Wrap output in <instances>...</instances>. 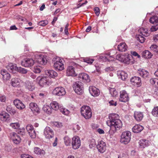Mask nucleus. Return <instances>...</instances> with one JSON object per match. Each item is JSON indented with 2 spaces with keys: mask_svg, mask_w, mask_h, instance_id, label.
I'll list each match as a JSON object with an SVG mask.
<instances>
[{
  "mask_svg": "<svg viewBox=\"0 0 158 158\" xmlns=\"http://www.w3.org/2000/svg\"><path fill=\"white\" fill-rule=\"evenodd\" d=\"M59 110L62 114L65 115H68L70 113L69 110L65 108L62 107L61 106H60Z\"/></svg>",
  "mask_w": 158,
  "mask_h": 158,
  "instance_id": "4c0bfd02",
  "label": "nucleus"
},
{
  "mask_svg": "<svg viewBox=\"0 0 158 158\" xmlns=\"http://www.w3.org/2000/svg\"><path fill=\"white\" fill-rule=\"evenodd\" d=\"M157 80L158 79L156 78H152L150 80V82L152 84L154 85L155 84L156 82H157Z\"/></svg>",
  "mask_w": 158,
  "mask_h": 158,
  "instance_id": "680f3d73",
  "label": "nucleus"
},
{
  "mask_svg": "<svg viewBox=\"0 0 158 158\" xmlns=\"http://www.w3.org/2000/svg\"><path fill=\"white\" fill-rule=\"evenodd\" d=\"M49 78L47 77H41L39 76L37 79V81H39V84L42 87L48 85L49 84Z\"/></svg>",
  "mask_w": 158,
  "mask_h": 158,
  "instance_id": "9b49d317",
  "label": "nucleus"
},
{
  "mask_svg": "<svg viewBox=\"0 0 158 158\" xmlns=\"http://www.w3.org/2000/svg\"><path fill=\"white\" fill-rule=\"evenodd\" d=\"M30 108L33 113L39 112V108L37 104L33 102L31 103L29 105Z\"/></svg>",
  "mask_w": 158,
  "mask_h": 158,
  "instance_id": "393cba45",
  "label": "nucleus"
},
{
  "mask_svg": "<svg viewBox=\"0 0 158 158\" xmlns=\"http://www.w3.org/2000/svg\"><path fill=\"white\" fill-rule=\"evenodd\" d=\"M150 22L152 23H158V18L156 16H154L151 17L149 19Z\"/></svg>",
  "mask_w": 158,
  "mask_h": 158,
  "instance_id": "58836bf2",
  "label": "nucleus"
},
{
  "mask_svg": "<svg viewBox=\"0 0 158 158\" xmlns=\"http://www.w3.org/2000/svg\"><path fill=\"white\" fill-rule=\"evenodd\" d=\"M109 103L110 106H116L117 104L116 102H115L113 100H111L109 102Z\"/></svg>",
  "mask_w": 158,
  "mask_h": 158,
  "instance_id": "69168bd1",
  "label": "nucleus"
},
{
  "mask_svg": "<svg viewBox=\"0 0 158 158\" xmlns=\"http://www.w3.org/2000/svg\"><path fill=\"white\" fill-rule=\"evenodd\" d=\"M14 103L16 107L19 109L22 110L25 107V105L20 100L16 99L14 101Z\"/></svg>",
  "mask_w": 158,
  "mask_h": 158,
  "instance_id": "b1692460",
  "label": "nucleus"
},
{
  "mask_svg": "<svg viewBox=\"0 0 158 158\" xmlns=\"http://www.w3.org/2000/svg\"><path fill=\"white\" fill-rule=\"evenodd\" d=\"M9 115L5 111H2L0 114V119L2 121L6 122L9 120Z\"/></svg>",
  "mask_w": 158,
  "mask_h": 158,
  "instance_id": "a878e982",
  "label": "nucleus"
},
{
  "mask_svg": "<svg viewBox=\"0 0 158 158\" xmlns=\"http://www.w3.org/2000/svg\"><path fill=\"white\" fill-rule=\"evenodd\" d=\"M134 117L136 121L139 122L143 119V115L142 112L135 111L134 113Z\"/></svg>",
  "mask_w": 158,
  "mask_h": 158,
  "instance_id": "5701e85b",
  "label": "nucleus"
},
{
  "mask_svg": "<svg viewBox=\"0 0 158 158\" xmlns=\"http://www.w3.org/2000/svg\"><path fill=\"white\" fill-rule=\"evenodd\" d=\"M127 46L124 42L121 43L117 47L118 50L121 52H125L127 50Z\"/></svg>",
  "mask_w": 158,
  "mask_h": 158,
  "instance_id": "bb28decb",
  "label": "nucleus"
},
{
  "mask_svg": "<svg viewBox=\"0 0 158 158\" xmlns=\"http://www.w3.org/2000/svg\"><path fill=\"white\" fill-rule=\"evenodd\" d=\"M152 114L154 116H158V106L154 108L152 111Z\"/></svg>",
  "mask_w": 158,
  "mask_h": 158,
  "instance_id": "37998d69",
  "label": "nucleus"
},
{
  "mask_svg": "<svg viewBox=\"0 0 158 158\" xmlns=\"http://www.w3.org/2000/svg\"><path fill=\"white\" fill-rule=\"evenodd\" d=\"M29 135L32 138H35L36 137V134L34 130H33L28 132Z\"/></svg>",
  "mask_w": 158,
  "mask_h": 158,
  "instance_id": "3c124183",
  "label": "nucleus"
},
{
  "mask_svg": "<svg viewBox=\"0 0 158 158\" xmlns=\"http://www.w3.org/2000/svg\"><path fill=\"white\" fill-rule=\"evenodd\" d=\"M52 93L55 95L62 96L65 94L66 92L64 88L62 87H58L54 89Z\"/></svg>",
  "mask_w": 158,
  "mask_h": 158,
  "instance_id": "423d86ee",
  "label": "nucleus"
},
{
  "mask_svg": "<svg viewBox=\"0 0 158 158\" xmlns=\"http://www.w3.org/2000/svg\"><path fill=\"white\" fill-rule=\"evenodd\" d=\"M117 75L118 77L123 81L125 80L127 77V73L123 71H117Z\"/></svg>",
  "mask_w": 158,
  "mask_h": 158,
  "instance_id": "cd10ccee",
  "label": "nucleus"
},
{
  "mask_svg": "<svg viewBox=\"0 0 158 158\" xmlns=\"http://www.w3.org/2000/svg\"><path fill=\"white\" fill-rule=\"evenodd\" d=\"M137 73L139 76L145 79L148 78L149 76V73L148 71L143 69H139Z\"/></svg>",
  "mask_w": 158,
  "mask_h": 158,
  "instance_id": "4be33fe9",
  "label": "nucleus"
},
{
  "mask_svg": "<svg viewBox=\"0 0 158 158\" xmlns=\"http://www.w3.org/2000/svg\"><path fill=\"white\" fill-rule=\"evenodd\" d=\"M26 129L28 132L31 131L33 130H34L33 126L31 124L28 125L26 127Z\"/></svg>",
  "mask_w": 158,
  "mask_h": 158,
  "instance_id": "864d4df0",
  "label": "nucleus"
},
{
  "mask_svg": "<svg viewBox=\"0 0 158 158\" xmlns=\"http://www.w3.org/2000/svg\"><path fill=\"white\" fill-rule=\"evenodd\" d=\"M33 71L35 73H39L41 72L40 68L37 66L34 67Z\"/></svg>",
  "mask_w": 158,
  "mask_h": 158,
  "instance_id": "4d7b16f0",
  "label": "nucleus"
},
{
  "mask_svg": "<svg viewBox=\"0 0 158 158\" xmlns=\"http://www.w3.org/2000/svg\"><path fill=\"white\" fill-rule=\"evenodd\" d=\"M143 127L139 125H135L132 128V131L135 133H138L143 130Z\"/></svg>",
  "mask_w": 158,
  "mask_h": 158,
  "instance_id": "c756f323",
  "label": "nucleus"
},
{
  "mask_svg": "<svg viewBox=\"0 0 158 158\" xmlns=\"http://www.w3.org/2000/svg\"><path fill=\"white\" fill-rule=\"evenodd\" d=\"M78 77L80 80L84 82H89L90 81L89 76L85 73H82L79 74Z\"/></svg>",
  "mask_w": 158,
  "mask_h": 158,
  "instance_id": "412c9836",
  "label": "nucleus"
},
{
  "mask_svg": "<svg viewBox=\"0 0 158 158\" xmlns=\"http://www.w3.org/2000/svg\"><path fill=\"white\" fill-rule=\"evenodd\" d=\"M53 66L56 70L59 71H62L64 69L63 60L60 58L56 59L54 63Z\"/></svg>",
  "mask_w": 158,
  "mask_h": 158,
  "instance_id": "39448f33",
  "label": "nucleus"
},
{
  "mask_svg": "<svg viewBox=\"0 0 158 158\" xmlns=\"http://www.w3.org/2000/svg\"><path fill=\"white\" fill-rule=\"evenodd\" d=\"M28 76H30L31 78L33 79H35L36 77L35 74L32 73H28Z\"/></svg>",
  "mask_w": 158,
  "mask_h": 158,
  "instance_id": "e2e57ef3",
  "label": "nucleus"
},
{
  "mask_svg": "<svg viewBox=\"0 0 158 158\" xmlns=\"http://www.w3.org/2000/svg\"><path fill=\"white\" fill-rule=\"evenodd\" d=\"M35 56L38 60L37 61L40 64L42 65L45 64L47 62V60L46 56L39 54H35Z\"/></svg>",
  "mask_w": 158,
  "mask_h": 158,
  "instance_id": "dca6fc26",
  "label": "nucleus"
},
{
  "mask_svg": "<svg viewBox=\"0 0 158 158\" xmlns=\"http://www.w3.org/2000/svg\"><path fill=\"white\" fill-rule=\"evenodd\" d=\"M125 57V55H121V54H118L116 56V59L119 61L122 62L123 61V58Z\"/></svg>",
  "mask_w": 158,
  "mask_h": 158,
  "instance_id": "de8ad7c7",
  "label": "nucleus"
},
{
  "mask_svg": "<svg viewBox=\"0 0 158 158\" xmlns=\"http://www.w3.org/2000/svg\"><path fill=\"white\" fill-rule=\"evenodd\" d=\"M109 119L106 121V124L110 127L109 132L111 134L115 133L117 130L120 129L122 127V123L119 119L118 114H112L109 115Z\"/></svg>",
  "mask_w": 158,
  "mask_h": 158,
  "instance_id": "f257e3e1",
  "label": "nucleus"
},
{
  "mask_svg": "<svg viewBox=\"0 0 158 158\" xmlns=\"http://www.w3.org/2000/svg\"><path fill=\"white\" fill-rule=\"evenodd\" d=\"M142 55L145 58L149 59L151 57L152 54L149 51L145 50L142 52Z\"/></svg>",
  "mask_w": 158,
  "mask_h": 158,
  "instance_id": "f704fd0d",
  "label": "nucleus"
},
{
  "mask_svg": "<svg viewBox=\"0 0 158 158\" xmlns=\"http://www.w3.org/2000/svg\"><path fill=\"white\" fill-rule=\"evenodd\" d=\"M94 61V60L92 59L86 58L85 60V62L86 63L89 64H92Z\"/></svg>",
  "mask_w": 158,
  "mask_h": 158,
  "instance_id": "13d9d810",
  "label": "nucleus"
},
{
  "mask_svg": "<svg viewBox=\"0 0 158 158\" xmlns=\"http://www.w3.org/2000/svg\"><path fill=\"white\" fill-rule=\"evenodd\" d=\"M17 71L21 73L24 74L27 73V70L21 67L18 68Z\"/></svg>",
  "mask_w": 158,
  "mask_h": 158,
  "instance_id": "09e8293b",
  "label": "nucleus"
},
{
  "mask_svg": "<svg viewBox=\"0 0 158 158\" xmlns=\"http://www.w3.org/2000/svg\"><path fill=\"white\" fill-rule=\"evenodd\" d=\"M123 61L122 62L124 63L129 64L130 63V58L129 56L127 55H125V57L123 58Z\"/></svg>",
  "mask_w": 158,
  "mask_h": 158,
  "instance_id": "ea45409f",
  "label": "nucleus"
},
{
  "mask_svg": "<svg viewBox=\"0 0 158 158\" xmlns=\"http://www.w3.org/2000/svg\"><path fill=\"white\" fill-rule=\"evenodd\" d=\"M6 100V97L5 96H2L0 97V101L1 102H5Z\"/></svg>",
  "mask_w": 158,
  "mask_h": 158,
  "instance_id": "774afa93",
  "label": "nucleus"
},
{
  "mask_svg": "<svg viewBox=\"0 0 158 158\" xmlns=\"http://www.w3.org/2000/svg\"><path fill=\"white\" fill-rule=\"evenodd\" d=\"M110 92L111 95L113 97H116L118 95L117 92L114 88H110Z\"/></svg>",
  "mask_w": 158,
  "mask_h": 158,
  "instance_id": "e433bc0d",
  "label": "nucleus"
},
{
  "mask_svg": "<svg viewBox=\"0 0 158 158\" xmlns=\"http://www.w3.org/2000/svg\"><path fill=\"white\" fill-rule=\"evenodd\" d=\"M10 126L12 128L15 129H17L20 127L19 124L18 123H12L10 124Z\"/></svg>",
  "mask_w": 158,
  "mask_h": 158,
  "instance_id": "a18cd8bd",
  "label": "nucleus"
},
{
  "mask_svg": "<svg viewBox=\"0 0 158 158\" xmlns=\"http://www.w3.org/2000/svg\"><path fill=\"white\" fill-rule=\"evenodd\" d=\"M43 110L45 112L48 114H51L52 111L50 106L46 105H45L43 106Z\"/></svg>",
  "mask_w": 158,
  "mask_h": 158,
  "instance_id": "473e14b6",
  "label": "nucleus"
},
{
  "mask_svg": "<svg viewBox=\"0 0 158 158\" xmlns=\"http://www.w3.org/2000/svg\"><path fill=\"white\" fill-rule=\"evenodd\" d=\"M6 69L10 72L14 73L15 71H18V68L15 65L10 64L6 67Z\"/></svg>",
  "mask_w": 158,
  "mask_h": 158,
  "instance_id": "c85d7f7f",
  "label": "nucleus"
},
{
  "mask_svg": "<svg viewBox=\"0 0 158 158\" xmlns=\"http://www.w3.org/2000/svg\"><path fill=\"white\" fill-rule=\"evenodd\" d=\"M64 142L65 144L68 146L71 144V139L67 136H66L64 138Z\"/></svg>",
  "mask_w": 158,
  "mask_h": 158,
  "instance_id": "79ce46f5",
  "label": "nucleus"
},
{
  "mask_svg": "<svg viewBox=\"0 0 158 158\" xmlns=\"http://www.w3.org/2000/svg\"><path fill=\"white\" fill-rule=\"evenodd\" d=\"M48 21L47 20L41 21L39 23V25L43 26H44L48 24Z\"/></svg>",
  "mask_w": 158,
  "mask_h": 158,
  "instance_id": "603ef678",
  "label": "nucleus"
},
{
  "mask_svg": "<svg viewBox=\"0 0 158 158\" xmlns=\"http://www.w3.org/2000/svg\"><path fill=\"white\" fill-rule=\"evenodd\" d=\"M97 147L98 152L102 153L106 151V146L105 142L102 140H101L98 142Z\"/></svg>",
  "mask_w": 158,
  "mask_h": 158,
  "instance_id": "f8f14e48",
  "label": "nucleus"
},
{
  "mask_svg": "<svg viewBox=\"0 0 158 158\" xmlns=\"http://www.w3.org/2000/svg\"><path fill=\"white\" fill-rule=\"evenodd\" d=\"M77 64H74L73 66H69L66 69V75L67 76H75L77 75L75 71V68L77 67Z\"/></svg>",
  "mask_w": 158,
  "mask_h": 158,
  "instance_id": "6e6552de",
  "label": "nucleus"
},
{
  "mask_svg": "<svg viewBox=\"0 0 158 158\" xmlns=\"http://www.w3.org/2000/svg\"><path fill=\"white\" fill-rule=\"evenodd\" d=\"M151 50L156 52H158V46L155 44H153L150 47Z\"/></svg>",
  "mask_w": 158,
  "mask_h": 158,
  "instance_id": "c03bdc74",
  "label": "nucleus"
},
{
  "mask_svg": "<svg viewBox=\"0 0 158 158\" xmlns=\"http://www.w3.org/2000/svg\"><path fill=\"white\" fill-rule=\"evenodd\" d=\"M72 148L74 149L78 148L81 145V141L78 136H75L72 138Z\"/></svg>",
  "mask_w": 158,
  "mask_h": 158,
  "instance_id": "1a4fd4ad",
  "label": "nucleus"
},
{
  "mask_svg": "<svg viewBox=\"0 0 158 158\" xmlns=\"http://www.w3.org/2000/svg\"><path fill=\"white\" fill-rule=\"evenodd\" d=\"M136 37L137 40H139V42L142 43H143L145 40V38L141 35H138L136 36Z\"/></svg>",
  "mask_w": 158,
  "mask_h": 158,
  "instance_id": "49530a36",
  "label": "nucleus"
},
{
  "mask_svg": "<svg viewBox=\"0 0 158 158\" xmlns=\"http://www.w3.org/2000/svg\"><path fill=\"white\" fill-rule=\"evenodd\" d=\"M158 29V25L157 24L156 25H154L150 29L151 31H157Z\"/></svg>",
  "mask_w": 158,
  "mask_h": 158,
  "instance_id": "6e6d98bb",
  "label": "nucleus"
},
{
  "mask_svg": "<svg viewBox=\"0 0 158 158\" xmlns=\"http://www.w3.org/2000/svg\"><path fill=\"white\" fill-rule=\"evenodd\" d=\"M138 32L141 35L145 36H147L149 35L148 30L146 28H141L138 30Z\"/></svg>",
  "mask_w": 158,
  "mask_h": 158,
  "instance_id": "72a5a7b5",
  "label": "nucleus"
},
{
  "mask_svg": "<svg viewBox=\"0 0 158 158\" xmlns=\"http://www.w3.org/2000/svg\"><path fill=\"white\" fill-rule=\"evenodd\" d=\"M131 54L135 56H137L138 58H140V56L135 52L133 51L131 52Z\"/></svg>",
  "mask_w": 158,
  "mask_h": 158,
  "instance_id": "338daca9",
  "label": "nucleus"
},
{
  "mask_svg": "<svg viewBox=\"0 0 158 158\" xmlns=\"http://www.w3.org/2000/svg\"><path fill=\"white\" fill-rule=\"evenodd\" d=\"M89 91L91 94L94 97H97L100 94L99 90L94 86H90L89 88Z\"/></svg>",
  "mask_w": 158,
  "mask_h": 158,
  "instance_id": "a211bd4d",
  "label": "nucleus"
},
{
  "mask_svg": "<svg viewBox=\"0 0 158 158\" xmlns=\"http://www.w3.org/2000/svg\"><path fill=\"white\" fill-rule=\"evenodd\" d=\"M139 148H144L148 147L150 145L149 141L146 139H142L139 142Z\"/></svg>",
  "mask_w": 158,
  "mask_h": 158,
  "instance_id": "aec40b11",
  "label": "nucleus"
},
{
  "mask_svg": "<svg viewBox=\"0 0 158 158\" xmlns=\"http://www.w3.org/2000/svg\"><path fill=\"white\" fill-rule=\"evenodd\" d=\"M10 75L9 73H7L5 75H3V78L5 80H7L10 79Z\"/></svg>",
  "mask_w": 158,
  "mask_h": 158,
  "instance_id": "8fccbe9b",
  "label": "nucleus"
},
{
  "mask_svg": "<svg viewBox=\"0 0 158 158\" xmlns=\"http://www.w3.org/2000/svg\"><path fill=\"white\" fill-rule=\"evenodd\" d=\"M50 105L52 110H58L60 109V106L56 102L53 101L50 104Z\"/></svg>",
  "mask_w": 158,
  "mask_h": 158,
  "instance_id": "2f4dec72",
  "label": "nucleus"
},
{
  "mask_svg": "<svg viewBox=\"0 0 158 158\" xmlns=\"http://www.w3.org/2000/svg\"><path fill=\"white\" fill-rule=\"evenodd\" d=\"M10 82L12 86L14 87H20L23 82L20 78H14L12 79Z\"/></svg>",
  "mask_w": 158,
  "mask_h": 158,
  "instance_id": "f3484780",
  "label": "nucleus"
},
{
  "mask_svg": "<svg viewBox=\"0 0 158 158\" xmlns=\"http://www.w3.org/2000/svg\"><path fill=\"white\" fill-rule=\"evenodd\" d=\"M131 81L132 85L137 87L140 86L141 85V78L137 77H134L131 79Z\"/></svg>",
  "mask_w": 158,
  "mask_h": 158,
  "instance_id": "2eb2a0df",
  "label": "nucleus"
},
{
  "mask_svg": "<svg viewBox=\"0 0 158 158\" xmlns=\"http://www.w3.org/2000/svg\"><path fill=\"white\" fill-rule=\"evenodd\" d=\"M21 158H34L32 156L28 154H23L21 156Z\"/></svg>",
  "mask_w": 158,
  "mask_h": 158,
  "instance_id": "052dcab7",
  "label": "nucleus"
},
{
  "mask_svg": "<svg viewBox=\"0 0 158 158\" xmlns=\"http://www.w3.org/2000/svg\"><path fill=\"white\" fill-rule=\"evenodd\" d=\"M81 114L86 119L90 118L92 115V113L90 107L88 106H83L81 110Z\"/></svg>",
  "mask_w": 158,
  "mask_h": 158,
  "instance_id": "f03ea898",
  "label": "nucleus"
},
{
  "mask_svg": "<svg viewBox=\"0 0 158 158\" xmlns=\"http://www.w3.org/2000/svg\"><path fill=\"white\" fill-rule=\"evenodd\" d=\"M44 135L46 138L50 139L53 137L54 132L51 128L47 127L44 129Z\"/></svg>",
  "mask_w": 158,
  "mask_h": 158,
  "instance_id": "0eeeda50",
  "label": "nucleus"
},
{
  "mask_svg": "<svg viewBox=\"0 0 158 158\" xmlns=\"http://www.w3.org/2000/svg\"><path fill=\"white\" fill-rule=\"evenodd\" d=\"M21 63L22 66L28 67L33 66L34 64V61L32 59L26 58L23 59Z\"/></svg>",
  "mask_w": 158,
  "mask_h": 158,
  "instance_id": "9d476101",
  "label": "nucleus"
},
{
  "mask_svg": "<svg viewBox=\"0 0 158 158\" xmlns=\"http://www.w3.org/2000/svg\"><path fill=\"white\" fill-rule=\"evenodd\" d=\"M54 125L58 127H60L62 126V124L58 122H55L54 123Z\"/></svg>",
  "mask_w": 158,
  "mask_h": 158,
  "instance_id": "0e129e2a",
  "label": "nucleus"
},
{
  "mask_svg": "<svg viewBox=\"0 0 158 158\" xmlns=\"http://www.w3.org/2000/svg\"><path fill=\"white\" fill-rule=\"evenodd\" d=\"M131 135V133L128 131L123 132L121 135L120 142L123 144H127L130 140Z\"/></svg>",
  "mask_w": 158,
  "mask_h": 158,
  "instance_id": "7ed1b4c3",
  "label": "nucleus"
},
{
  "mask_svg": "<svg viewBox=\"0 0 158 158\" xmlns=\"http://www.w3.org/2000/svg\"><path fill=\"white\" fill-rule=\"evenodd\" d=\"M24 86L26 89L30 91H32L35 89V85L33 83L28 80L25 82Z\"/></svg>",
  "mask_w": 158,
  "mask_h": 158,
  "instance_id": "6ab92c4d",
  "label": "nucleus"
},
{
  "mask_svg": "<svg viewBox=\"0 0 158 158\" xmlns=\"http://www.w3.org/2000/svg\"><path fill=\"white\" fill-rule=\"evenodd\" d=\"M46 74L52 78H55L57 76L56 72L53 70H48L45 71Z\"/></svg>",
  "mask_w": 158,
  "mask_h": 158,
  "instance_id": "7c9ffc66",
  "label": "nucleus"
},
{
  "mask_svg": "<svg viewBox=\"0 0 158 158\" xmlns=\"http://www.w3.org/2000/svg\"><path fill=\"white\" fill-rule=\"evenodd\" d=\"M114 69V67L112 66H110L106 67L105 69V72H110L111 71H113Z\"/></svg>",
  "mask_w": 158,
  "mask_h": 158,
  "instance_id": "5fc2aeb1",
  "label": "nucleus"
},
{
  "mask_svg": "<svg viewBox=\"0 0 158 158\" xmlns=\"http://www.w3.org/2000/svg\"><path fill=\"white\" fill-rule=\"evenodd\" d=\"M10 136L14 143L17 144L20 143L21 139L20 136L16 133L15 132L11 133L10 134Z\"/></svg>",
  "mask_w": 158,
  "mask_h": 158,
  "instance_id": "4468645a",
  "label": "nucleus"
},
{
  "mask_svg": "<svg viewBox=\"0 0 158 158\" xmlns=\"http://www.w3.org/2000/svg\"><path fill=\"white\" fill-rule=\"evenodd\" d=\"M34 152L35 154L38 155H44L45 153V152L44 150L41 149L38 147L34 148Z\"/></svg>",
  "mask_w": 158,
  "mask_h": 158,
  "instance_id": "c9c22d12",
  "label": "nucleus"
},
{
  "mask_svg": "<svg viewBox=\"0 0 158 158\" xmlns=\"http://www.w3.org/2000/svg\"><path fill=\"white\" fill-rule=\"evenodd\" d=\"M119 100L123 102H126L129 100V97L128 94L125 90L121 91L120 92Z\"/></svg>",
  "mask_w": 158,
  "mask_h": 158,
  "instance_id": "ddd939ff",
  "label": "nucleus"
},
{
  "mask_svg": "<svg viewBox=\"0 0 158 158\" xmlns=\"http://www.w3.org/2000/svg\"><path fill=\"white\" fill-rule=\"evenodd\" d=\"M94 10L97 16H98L99 14V8L98 7L94 8Z\"/></svg>",
  "mask_w": 158,
  "mask_h": 158,
  "instance_id": "bf43d9fd",
  "label": "nucleus"
},
{
  "mask_svg": "<svg viewBox=\"0 0 158 158\" xmlns=\"http://www.w3.org/2000/svg\"><path fill=\"white\" fill-rule=\"evenodd\" d=\"M73 87L75 92L78 94L83 92V84L80 81H77L73 84Z\"/></svg>",
  "mask_w": 158,
  "mask_h": 158,
  "instance_id": "20e7f679",
  "label": "nucleus"
},
{
  "mask_svg": "<svg viewBox=\"0 0 158 158\" xmlns=\"http://www.w3.org/2000/svg\"><path fill=\"white\" fill-rule=\"evenodd\" d=\"M96 145V143L95 140L94 139H92L89 140V147L90 148L95 147Z\"/></svg>",
  "mask_w": 158,
  "mask_h": 158,
  "instance_id": "a19ab883",
  "label": "nucleus"
}]
</instances>
